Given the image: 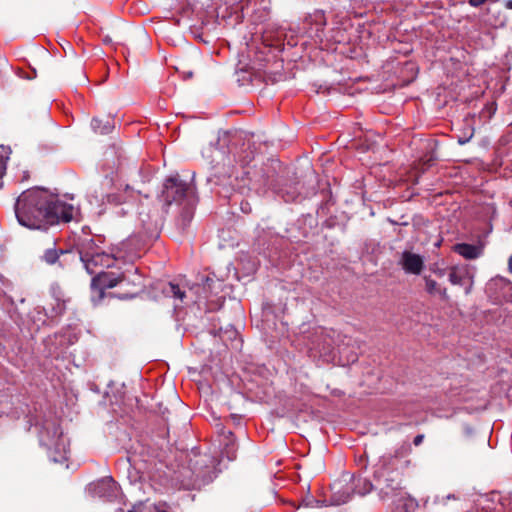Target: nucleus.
Here are the masks:
<instances>
[{
  "instance_id": "a878e982",
  "label": "nucleus",
  "mask_w": 512,
  "mask_h": 512,
  "mask_svg": "<svg viewBox=\"0 0 512 512\" xmlns=\"http://www.w3.org/2000/svg\"><path fill=\"white\" fill-rule=\"evenodd\" d=\"M191 216H192V215H191V213H190V212H188V211H186V212H185V217H187V218H188V220L191 218Z\"/></svg>"
},
{
  "instance_id": "cd10ccee",
  "label": "nucleus",
  "mask_w": 512,
  "mask_h": 512,
  "mask_svg": "<svg viewBox=\"0 0 512 512\" xmlns=\"http://www.w3.org/2000/svg\"><path fill=\"white\" fill-rule=\"evenodd\" d=\"M128 512H134V511L130 510V511H128Z\"/></svg>"
},
{
  "instance_id": "7ed1b4c3",
  "label": "nucleus",
  "mask_w": 512,
  "mask_h": 512,
  "mask_svg": "<svg viewBox=\"0 0 512 512\" xmlns=\"http://www.w3.org/2000/svg\"><path fill=\"white\" fill-rule=\"evenodd\" d=\"M195 187L192 182H187L176 173L165 179L162 189V200L166 206L173 203L182 204L187 202L192 205L195 201Z\"/></svg>"
},
{
  "instance_id": "bb28decb",
  "label": "nucleus",
  "mask_w": 512,
  "mask_h": 512,
  "mask_svg": "<svg viewBox=\"0 0 512 512\" xmlns=\"http://www.w3.org/2000/svg\"><path fill=\"white\" fill-rule=\"evenodd\" d=\"M433 160H434V157H433V156H431L429 159H427V160L425 161V164H426V163H429V162H431V161H433Z\"/></svg>"
},
{
  "instance_id": "4be33fe9",
  "label": "nucleus",
  "mask_w": 512,
  "mask_h": 512,
  "mask_svg": "<svg viewBox=\"0 0 512 512\" xmlns=\"http://www.w3.org/2000/svg\"><path fill=\"white\" fill-rule=\"evenodd\" d=\"M472 135L473 134H471L469 138H465V139L464 138H459L458 139V143L461 144V145L466 144L469 141V139L472 137Z\"/></svg>"
},
{
  "instance_id": "aec40b11",
  "label": "nucleus",
  "mask_w": 512,
  "mask_h": 512,
  "mask_svg": "<svg viewBox=\"0 0 512 512\" xmlns=\"http://www.w3.org/2000/svg\"><path fill=\"white\" fill-rule=\"evenodd\" d=\"M437 293H439L441 295L443 300H448L449 297H448L447 289L446 288H443V289L439 288Z\"/></svg>"
},
{
  "instance_id": "f03ea898",
  "label": "nucleus",
  "mask_w": 512,
  "mask_h": 512,
  "mask_svg": "<svg viewBox=\"0 0 512 512\" xmlns=\"http://www.w3.org/2000/svg\"><path fill=\"white\" fill-rule=\"evenodd\" d=\"M410 453L408 446H402L393 455L382 457L374 470L373 481L375 490L382 499H390L401 495L403 486V470L411 464L407 459Z\"/></svg>"
},
{
  "instance_id": "b1692460",
  "label": "nucleus",
  "mask_w": 512,
  "mask_h": 512,
  "mask_svg": "<svg viewBox=\"0 0 512 512\" xmlns=\"http://www.w3.org/2000/svg\"><path fill=\"white\" fill-rule=\"evenodd\" d=\"M103 42L106 43V44H109L112 42V39L109 37V36H106L103 38Z\"/></svg>"
},
{
  "instance_id": "f8f14e48",
  "label": "nucleus",
  "mask_w": 512,
  "mask_h": 512,
  "mask_svg": "<svg viewBox=\"0 0 512 512\" xmlns=\"http://www.w3.org/2000/svg\"><path fill=\"white\" fill-rule=\"evenodd\" d=\"M354 493L364 496L375 489V482H370L365 478H357L352 482Z\"/></svg>"
},
{
  "instance_id": "0eeeda50",
  "label": "nucleus",
  "mask_w": 512,
  "mask_h": 512,
  "mask_svg": "<svg viewBox=\"0 0 512 512\" xmlns=\"http://www.w3.org/2000/svg\"><path fill=\"white\" fill-rule=\"evenodd\" d=\"M118 258H120V256H118L117 254H107L102 250V248H100L94 255V257L91 259V261L87 264L86 270L89 274H93L95 272L94 267H111L113 265L114 260Z\"/></svg>"
},
{
  "instance_id": "412c9836",
  "label": "nucleus",
  "mask_w": 512,
  "mask_h": 512,
  "mask_svg": "<svg viewBox=\"0 0 512 512\" xmlns=\"http://www.w3.org/2000/svg\"><path fill=\"white\" fill-rule=\"evenodd\" d=\"M245 174L247 175L248 178L252 179L253 177H256L257 176V172L256 171H250V170H247L245 172Z\"/></svg>"
},
{
  "instance_id": "6ab92c4d",
  "label": "nucleus",
  "mask_w": 512,
  "mask_h": 512,
  "mask_svg": "<svg viewBox=\"0 0 512 512\" xmlns=\"http://www.w3.org/2000/svg\"><path fill=\"white\" fill-rule=\"evenodd\" d=\"M487 0H468V3L472 6V7H479L481 5H483Z\"/></svg>"
},
{
  "instance_id": "5701e85b",
  "label": "nucleus",
  "mask_w": 512,
  "mask_h": 512,
  "mask_svg": "<svg viewBox=\"0 0 512 512\" xmlns=\"http://www.w3.org/2000/svg\"><path fill=\"white\" fill-rule=\"evenodd\" d=\"M504 6L507 9H512V0H505L504 1Z\"/></svg>"
},
{
  "instance_id": "f3484780",
  "label": "nucleus",
  "mask_w": 512,
  "mask_h": 512,
  "mask_svg": "<svg viewBox=\"0 0 512 512\" xmlns=\"http://www.w3.org/2000/svg\"><path fill=\"white\" fill-rule=\"evenodd\" d=\"M8 157H6L2 151H0V179L6 173V165H7Z\"/></svg>"
},
{
  "instance_id": "20e7f679",
  "label": "nucleus",
  "mask_w": 512,
  "mask_h": 512,
  "mask_svg": "<svg viewBox=\"0 0 512 512\" xmlns=\"http://www.w3.org/2000/svg\"><path fill=\"white\" fill-rule=\"evenodd\" d=\"M125 280L124 273L114 272H99L91 280V289L95 294L93 295V301L100 302L105 296V290L116 287L119 283Z\"/></svg>"
},
{
  "instance_id": "a211bd4d",
  "label": "nucleus",
  "mask_w": 512,
  "mask_h": 512,
  "mask_svg": "<svg viewBox=\"0 0 512 512\" xmlns=\"http://www.w3.org/2000/svg\"><path fill=\"white\" fill-rule=\"evenodd\" d=\"M424 437H425V436H424V434H418V435H416V436L414 437V439H413V444H414L415 446H419V445L423 442Z\"/></svg>"
},
{
  "instance_id": "39448f33",
  "label": "nucleus",
  "mask_w": 512,
  "mask_h": 512,
  "mask_svg": "<svg viewBox=\"0 0 512 512\" xmlns=\"http://www.w3.org/2000/svg\"><path fill=\"white\" fill-rule=\"evenodd\" d=\"M100 248L101 247L95 243L94 238L86 233L78 235L73 244V249L79 254V258L85 268Z\"/></svg>"
},
{
  "instance_id": "dca6fc26",
  "label": "nucleus",
  "mask_w": 512,
  "mask_h": 512,
  "mask_svg": "<svg viewBox=\"0 0 512 512\" xmlns=\"http://www.w3.org/2000/svg\"><path fill=\"white\" fill-rule=\"evenodd\" d=\"M439 288L435 280L425 277V289L429 294L437 293Z\"/></svg>"
},
{
  "instance_id": "393cba45",
  "label": "nucleus",
  "mask_w": 512,
  "mask_h": 512,
  "mask_svg": "<svg viewBox=\"0 0 512 512\" xmlns=\"http://www.w3.org/2000/svg\"><path fill=\"white\" fill-rule=\"evenodd\" d=\"M508 267H509L510 272L512 273V255L510 256V258L508 260Z\"/></svg>"
},
{
  "instance_id": "1a4fd4ad",
  "label": "nucleus",
  "mask_w": 512,
  "mask_h": 512,
  "mask_svg": "<svg viewBox=\"0 0 512 512\" xmlns=\"http://www.w3.org/2000/svg\"><path fill=\"white\" fill-rule=\"evenodd\" d=\"M454 251L465 259H476L480 256L481 250L478 246L468 243H458L453 247Z\"/></svg>"
},
{
  "instance_id": "ddd939ff",
  "label": "nucleus",
  "mask_w": 512,
  "mask_h": 512,
  "mask_svg": "<svg viewBox=\"0 0 512 512\" xmlns=\"http://www.w3.org/2000/svg\"><path fill=\"white\" fill-rule=\"evenodd\" d=\"M163 291L166 295L173 296L181 301L185 298V292L181 290L179 285L172 282L168 283L167 287Z\"/></svg>"
},
{
  "instance_id": "9d476101",
  "label": "nucleus",
  "mask_w": 512,
  "mask_h": 512,
  "mask_svg": "<svg viewBox=\"0 0 512 512\" xmlns=\"http://www.w3.org/2000/svg\"><path fill=\"white\" fill-rule=\"evenodd\" d=\"M94 489L99 497L110 496L116 489V482L112 477H104L95 484Z\"/></svg>"
},
{
  "instance_id": "6e6552de",
  "label": "nucleus",
  "mask_w": 512,
  "mask_h": 512,
  "mask_svg": "<svg viewBox=\"0 0 512 512\" xmlns=\"http://www.w3.org/2000/svg\"><path fill=\"white\" fill-rule=\"evenodd\" d=\"M332 490H333V500L335 502V504L337 505H341V504H345L347 503L352 495L354 494V489H353V486H352V483L349 484H341V483H335L333 486H332Z\"/></svg>"
},
{
  "instance_id": "2eb2a0df",
  "label": "nucleus",
  "mask_w": 512,
  "mask_h": 512,
  "mask_svg": "<svg viewBox=\"0 0 512 512\" xmlns=\"http://www.w3.org/2000/svg\"><path fill=\"white\" fill-rule=\"evenodd\" d=\"M100 123H101V120L98 119V118H93L92 121H91V126L92 128L96 131V132H99L101 134H106V133H109L110 130H111V126L110 125H105L103 128H100Z\"/></svg>"
},
{
  "instance_id": "4468645a",
  "label": "nucleus",
  "mask_w": 512,
  "mask_h": 512,
  "mask_svg": "<svg viewBox=\"0 0 512 512\" xmlns=\"http://www.w3.org/2000/svg\"><path fill=\"white\" fill-rule=\"evenodd\" d=\"M464 278H465V273L458 270L457 268H453L449 273V281L453 285H462Z\"/></svg>"
},
{
  "instance_id": "423d86ee",
  "label": "nucleus",
  "mask_w": 512,
  "mask_h": 512,
  "mask_svg": "<svg viewBox=\"0 0 512 512\" xmlns=\"http://www.w3.org/2000/svg\"><path fill=\"white\" fill-rule=\"evenodd\" d=\"M399 263L402 269L408 274L419 275L424 268L422 256L410 251H404L402 253Z\"/></svg>"
},
{
  "instance_id": "9b49d317",
  "label": "nucleus",
  "mask_w": 512,
  "mask_h": 512,
  "mask_svg": "<svg viewBox=\"0 0 512 512\" xmlns=\"http://www.w3.org/2000/svg\"><path fill=\"white\" fill-rule=\"evenodd\" d=\"M69 250H63V249H56V248H48L45 250L42 259L45 261L48 265H54L56 263H59L61 267H63V263L60 261L61 256H65L69 254Z\"/></svg>"
},
{
  "instance_id": "f257e3e1",
  "label": "nucleus",
  "mask_w": 512,
  "mask_h": 512,
  "mask_svg": "<svg viewBox=\"0 0 512 512\" xmlns=\"http://www.w3.org/2000/svg\"><path fill=\"white\" fill-rule=\"evenodd\" d=\"M14 210L20 225L29 229L46 230L59 222H70L74 207L60 201L46 189L32 188L19 195Z\"/></svg>"
}]
</instances>
